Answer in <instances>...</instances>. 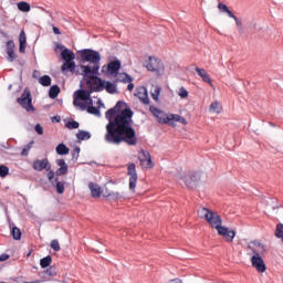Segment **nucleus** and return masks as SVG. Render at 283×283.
Returning a JSON list of instances; mask_svg holds the SVG:
<instances>
[{"label": "nucleus", "mask_w": 283, "mask_h": 283, "mask_svg": "<svg viewBox=\"0 0 283 283\" xmlns=\"http://www.w3.org/2000/svg\"><path fill=\"white\" fill-rule=\"evenodd\" d=\"M33 169L35 171H43V169L50 171V169H52V164H50V160L48 158L36 159L33 161Z\"/></svg>", "instance_id": "9b49d317"}, {"label": "nucleus", "mask_w": 283, "mask_h": 283, "mask_svg": "<svg viewBox=\"0 0 283 283\" xmlns=\"http://www.w3.org/2000/svg\"><path fill=\"white\" fill-rule=\"evenodd\" d=\"M88 189L91 191L92 198H101V186L98 184L90 182Z\"/></svg>", "instance_id": "5701e85b"}, {"label": "nucleus", "mask_w": 283, "mask_h": 283, "mask_svg": "<svg viewBox=\"0 0 283 283\" xmlns=\"http://www.w3.org/2000/svg\"><path fill=\"white\" fill-rule=\"evenodd\" d=\"M104 90H106L108 94H116V84L104 81Z\"/></svg>", "instance_id": "cd10ccee"}, {"label": "nucleus", "mask_w": 283, "mask_h": 283, "mask_svg": "<svg viewBox=\"0 0 283 283\" xmlns=\"http://www.w3.org/2000/svg\"><path fill=\"white\" fill-rule=\"evenodd\" d=\"M18 9L20 10V12H30V3L23 1L19 2Z\"/></svg>", "instance_id": "e433bc0d"}, {"label": "nucleus", "mask_w": 283, "mask_h": 283, "mask_svg": "<svg viewBox=\"0 0 283 283\" xmlns=\"http://www.w3.org/2000/svg\"><path fill=\"white\" fill-rule=\"evenodd\" d=\"M125 105L124 102H117L116 105L106 111L105 116L108 119L106 125V134L104 140L109 145H120L126 143L130 147L138 145V137L134 129V111L127 107L120 109Z\"/></svg>", "instance_id": "f257e3e1"}, {"label": "nucleus", "mask_w": 283, "mask_h": 283, "mask_svg": "<svg viewBox=\"0 0 283 283\" xmlns=\"http://www.w3.org/2000/svg\"><path fill=\"white\" fill-rule=\"evenodd\" d=\"M35 132H36V134H39L40 136H43V126H41V124H36V125H35Z\"/></svg>", "instance_id": "de8ad7c7"}, {"label": "nucleus", "mask_w": 283, "mask_h": 283, "mask_svg": "<svg viewBox=\"0 0 283 283\" xmlns=\"http://www.w3.org/2000/svg\"><path fill=\"white\" fill-rule=\"evenodd\" d=\"M105 198H111V200H120V198H124V195L120 192L111 191L105 195Z\"/></svg>", "instance_id": "72a5a7b5"}, {"label": "nucleus", "mask_w": 283, "mask_h": 283, "mask_svg": "<svg viewBox=\"0 0 283 283\" xmlns=\"http://www.w3.org/2000/svg\"><path fill=\"white\" fill-rule=\"evenodd\" d=\"M18 103L27 112H34V106L32 105V93L28 88H25L21 97L18 98Z\"/></svg>", "instance_id": "423d86ee"}, {"label": "nucleus", "mask_w": 283, "mask_h": 283, "mask_svg": "<svg viewBox=\"0 0 283 283\" xmlns=\"http://www.w3.org/2000/svg\"><path fill=\"white\" fill-rule=\"evenodd\" d=\"M28 48V36L25 31H21L19 35V52L20 54H25V49Z\"/></svg>", "instance_id": "6ab92c4d"}, {"label": "nucleus", "mask_w": 283, "mask_h": 283, "mask_svg": "<svg viewBox=\"0 0 283 283\" xmlns=\"http://www.w3.org/2000/svg\"><path fill=\"white\" fill-rule=\"evenodd\" d=\"M211 212H212V210H209V209L202 207L198 210V216H199V218H202L203 220H208Z\"/></svg>", "instance_id": "c85d7f7f"}, {"label": "nucleus", "mask_w": 283, "mask_h": 283, "mask_svg": "<svg viewBox=\"0 0 283 283\" xmlns=\"http://www.w3.org/2000/svg\"><path fill=\"white\" fill-rule=\"evenodd\" d=\"M50 264H52L51 255H48L40 260V265L42 266V269H48V266H50Z\"/></svg>", "instance_id": "f704fd0d"}, {"label": "nucleus", "mask_w": 283, "mask_h": 283, "mask_svg": "<svg viewBox=\"0 0 283 283\" xmlns=\"http://www.w3.org/2000/svg\"><path fill=\"white\" fill-rule=\"evenodd\" d=\"M73 105L75 107H80L82 112H88V114H93L94 116H101V109L98 107L94 106V101L90 99V102H81L78 99L73 101Z\"/></svg>", "instance_id": "39448f33"}, {"label": "nucleus", "mask_w": 283, "mask_h": 283, "mask_svg": "<svg viewBox=\"0 0 283 283\" xmlns=\"http://www.w3.org/2000/svg\"><path fill=\"white\" fill-rule=\"evenodd\" d=\"M10 174V168L8 166H0V178H6Z\"/></svg>", "instance_id": "37998d69"}, {"label": "nucleus", "mask_w": 283, "mask_h": 283, "mask_svg": "<svg viewBox=\"0 0 283 283\" xmlns=\"http://www.w3.org/2000/svg\"><path fill=\"white\" fill-rule=\"evenodd\" d=\"M80 56L82 61L93 63V65H98L101 63V53L92 49H84L80 51Z\"/></svg>", "instance_id": "20e7f679"}, {"label": "nucleus", "mask_w": 283, "mask_h": 283, "mask_svg": "<svg viewBox=\"0 0 283 283\" xmlns=\"http://www.w3.org/2000/svg\"><path fill=\"white\" fill-rule=\"evenodd\" d=\"M177 94L180 96V98H189V91H187L185 86L179 87Z\"/></svg>", "instance_id": "4c0bfd02"}, {"label": "nucleus", "mask_w": 283, "mask_h": 283, "mask_svg": "<svg viewBox=\"0 0 283 283\" xmlns=\"http://www.w3.org/2000/svg\"><path fill=\"white\" fill-rule=\"evenodd\" d=\"M86 85L91 87L93 92H103V90H105V81L96 75L91 80H86Z\"/></svg>", "instance_id": "6e6552de"}, {"label": "nucleus", "mask_w": 283, "mask_h": 283, "mask_svg": "<svg viewBox=\"0 0 283 283\" xmlns=\"http://www.w3.org/2000/svg\"><path fill=\"white\" fill-rule=\"evenodd\" d=\"M74 101H80V103L81 101H87V103H90V101H92V93L90 91L80 90L75 92Z\"/></svg>", "instance_id": "a211bd4d"}, {"label": "nucleus", "mask_w": 283, "mask_h": 283, "mask_svg": "<svg viewBox=\"0 0 283 283\" xmlns=\"http://www.w3.org/2000/svg\"><path fill=\"white\" fill-rule=\"evenodd\" d=\"M169 283H182V282L178 279H175V280H171Z\"/></svg>", "instance_id": "bf43d9fd"}, {"label": "nucleus", "mask_w": 283, "mask_h": 283, "mask_svg": "<svg viewBox=\"0 0 283 283\" xmlns=\"http://www.w3.org/2000/svg\"><path fill=\"white\" fill-rule=\"evenodd\" d=\"M56 166L60 167L56 170V176H65V174H67V164L65 163V159H56Z\"/></svg>", "instance_id": "412c9836"}, {"label": "nucleus", "mask_w": 283, "mask_h": 283, "mask_svg": "<svg viewBox=\"0 0 283 283\" xmlns=\"http://www.w3.org/2000/svg\"><path fill=\"white\" fill-rule=\"evenodd\" d=\"M65 127H67V129H78V127H81V124H78V122L76 120H69L66 122Z\"/></svg>", "instance_id": "58836bf2"}, {"label": "nucleus", "mask_w": 283, "mask_h": 283, "mask_svg": "<svg viewBox=\"0 0 283 283\" xmlns=\"http://www.w3.org/2000/svg\"><path fill=\"white\" fill-rule=\"evenodd\" d=\"M77 140H90L92 138V135L88 132L85 130H78L76 134Z\"/></svg>", "instance_id": "7c9ffc66"}, {"label": "nucleus", "mask_w": 283, "mask_h": 283, "mask_svg": "<svg viewBox=\"0 0 283 283\" xmlns=\"http://www.w3.org/2000/svg\"><path fill=\"white\" fill-rule=\"evenodd\" d=\"M142 166L145 167V169H151L154 167V163L151 161V155L147 150H142V157H140Z\"/></svg>", "instance_id": "dca6fc26"}, {"label": "nucleus", "mask_w": 283, "mask_h": 283, "mask_svg": "<svg viewBox=\"0 0 283 283\" xmlns=\"http://www.w3.org/2000/svg\"><path fill=\"white\" fill-rule=\"evenodd\" d=\"M48 178H49L50 182H52V180H54V170H49Z\"/></svg>", "instance_id": "603ef678"}, {"label": "nucleus", "mask_w": 283, "mask_h": 283, "mask_svg": "<svg viewBox=\"0 0 283 283\" xmlns=\"http://www.w3.org/2000/svg\"><path fill=\"white\" fill-rule=\"evenodd\" d=\"M8 260H10L9 254L2 253V254L0 255V262H6V261H8Z\"/></svg>", "instance_id": "3c124183"}, {"label": "nucleus", "mask_w": 283, "mask_h": 283, "mask_svg": "<svg viewBox=\"0 0 283 283\" xmlns=\"http://www.w3.org/2000/svg\"><path fill=\"white\" fill-rule=\"evenodd\" d=\"M11 235L13 240H19L21 238V229H19L18 227H13L11 229Z\"/></svg>", "instance_id": "ea45409f"}, {"label": "nucleus", "mask_w": 283, "mask_h": 283, "mask_svg": "<svg viewBox=\"0 0 283 283\" xmlns=\"http://www.w3.org/2000/svg\"><path fill=\"white\" fill-rule=\"evenodd\" d=\"M136 96L139 97V99L142 101V103H144V105H149V97L147 96V88L142 87L136 93Z\"/></svg>", "instance_id": "b1692460"}, {"label": "nucleus", "mask_w": 283, "mask_h": 283, "mask_svg": "<svg viewBox=\"0 0 283 283\" xmlns=\"http://www.w3.org/2000/svg\"><path fill=\"white\" fill-rule=\"evenodd\" d=\"M55 151L59 154V156H67V154H70V148H67L65 144H59L55 148Z\"/></svg>", "instance_id": "a878e982"}, {"label": "nucleus", "mask_w": 283, "mask_h": 283, "mask_svg": "<svg viewBox=\"0 0 283 283\" xmlns=\"http://www.w3.org/2000/svg\"><path fill=\"white\" fill-rule=\"evenodd\" d=\"M81 70L84 78H87V81H90L91 78H94L95 76L94 74L98 73V70H101V66L98 64H94L93 66L82 65Z\"/></svg>", "instance_id": "9d476101"}, {"label": "nucleus", "mask_w": 283, "mask_h": 283, "mask_svg": "<svg viewBox=\"0 0 283 283\" xmlns=\"http://www.w3.org/2000/svg\"><path fill=\"white\" fill-rule=\"evenodd\" d=\"M151 114H154L156 117L159 115V113L161 112L159 108H157L156 106H150L149 107Z\"/></svg>", "instance_id": "49530a36"}, {"label": "nucleus", "mask_w": 283, "mask_h": 283, "mask_svg": "<svg viewBox=\"0 0 283 283\" xmlns=\"http://www.w3.org/2000/svg\"><path fill=\"white\" fill-rule=\"evenodd\" d=\"M207 222L212 227V229H219V227H222V217L218 214L217 212H210Z\"/></svg>", "instance_id": "ddd939ff"}, {"label": "nucleus", "mask_w": 283, "mask_h": 283, "mask_svg": "<svg viewBox=\"0 0 283 283\" xmlns=\"http://www.w3.org/2000/svg\"><path fill=\"white\" fill-rule=\"evenodd\" d=\"M226 12L228 13V17H230V19H233V20H234V19L238 18V17H235V14H233V12H232L231 10H229V9H228Z\"/></svg>", "instance_id": "5fc2aeb1"}, {"label": "nucleus", "mask_w": 283, "mask_h": 283, "mask_svg": "<svg viewBox=\"0 0 283 283\" xmlns=\"http://www.w3.org/2000/svg\"><path fill=\"white\" fill-rule=\"evenodd\" d=\"M127 91L128 92H134V83H132V82L128 83Z\"/></svg>", "instance_id": "6e6d98bb"}, {"label": "nucleus", "mask_w": 283, "mask_h": 283, "mask_svg": "<svg viewBox=\"0 0 283 283\" xmlns=\"http://www.w3.org/2000/svg\"><path fill=\"white\" fill-rule=\"evenodd\" d=\"M40 85H43V87H50L52 85V77L49 75H43L39 78Z\"/></svg>", "instance_id": "bb28decb"}, {"label": "nucleus", "mask_w": 283, "mask_h": 283, "mask_svg": "<svg viewBox=\"0 0 283 283\" xmlns=\"http://www.w3.org/2000/svg\"><path fill=\"white\" fill-rule=\"evenodd\" d=\"M158 123H163L164 125H169L170 127H176V123H180L181 125H187V119L178 114H166L160 111L159 115L156 117Z\"/></svg>", "instance_id": "7ed1b4c3"}, {"label": "nucleus", "mask_w": 283, "mask_h": 283, "mask_svg": "<svg viewBox=\"0 0 283 283\" xmlns=\"http://www.w3.org/2000/svg\"><path fill=\"white\" fill-rule=\"evenodd\" d=\"M210 112H213L214 114H220V112H222V104H220V102H213L210 105Z\"/></svg>", "instance_id": "473e14b6"}, {"label": "nucleus", "mask_w": 283, "mask_h": 283, "mask_svg": "<svg viewBox=\"0 0 283 283\" xmlns=\"http://www.w3.org/2000/svg\"><path fill=\"white\" fill-rule=\"evenodd\" d=\"M81 154V148L78 146H76L74 149H73V158H78V155Z\"/></svg>", "instance_id": "8fccbe9b"}, {"label": "nucleus", "mask_w": 283, "mask_h": 283, "mask_svg": "<svg viewBox=\"0 0 283 283\" xmlns=\"http://www.w3.org/2000/svg\"><path fill=\"white\" fill-rule=\"evenodd\" d=\"M234 21L238 28H242V21H240L238 18H235Z\"/></svg>", "instance_id": "4d7b16f0"}, {"label": "nucleus", "mask_w": 283, "mask_h": 283, "mask_svg": "<svg viewBox=\"0 0 283 283\" xmlns=\"http://www.w3.org/2000/svg\"><path fill=\"white\" fill-rule=\"evenodd\" d=\"M161 87L160 86H153L150 90L151 93V97L154 101H158V97L160 96V92H161Z\"/></svg>", "instance_id": "2f4dec72"}, {"label": "nucleus", "mask_w": 283, "mask_h": 283, "mask_svg": "<svg viewBox=\"0 0 283 283\" xmlns=\"http://www.w3.org/2000/svg\"><path fill=\"white\" fill-rule=\"evenodd\" d=\"M32 145H34V142H30L21 151V156H28L30 154V149H32Z\"/></svg>", "instance_id": "79ce46f5"}, {"label": "nucleus", "mask_w": 283, "mask_h": 283, "mask_svg": "<svg viewBox=\"0 0 283 283\" xmlns=\"http://www.w3.org/2000/svg\"><path fill=\"white\" fill-rule=\"evenodd\" d=\"M275 237L279 238L280 240H282V242H283V224L282 223H279L276 226Z\"/></svg>", "instance_id": "a19ab883"}, {"label": "nucleus", "mask_w": 283, "mask_h": 283, "mask_svg": "<svg viewBox=\"0 0 283 283\" xmlns=\"http://www.w3.org/2000/svg\"><path fill=\"white\" fill-rule=\"evenodd\" d=\"M53 32L54 34H61V30H59L56 27H53Z\"/></svg>", "instance_id": "13d9d810"}, {"label": "nucleus", "mask_w": 283, "mask_h": 283, "mask_svg": "<svg viewBox=\"0 0 283 283\" xmlns=\"http://www.w3.org/2000/svg\"><path fill=\"white\" fill-rule=\"evenodd\" d=\"M218 233L226 240V242H233V238H235V231L229 230L227 227H219L218 228Z\"/></svg>", "instance_id": "f8f14e48"}, {"label": "nucleus", "mask_w": 283, "mask_h": 283, "mask_svg": "<svg viewBox=\"0 0 283 283\" xmlns=\"http://www.w3.org/2000/svg\"><path fill=\"white\" fill-rule=\"evenodd\" d=\"M146 69L149 72H155V74H160V72H165V65L163 61L158 57H149V61L146 64Z\"/></svg>", "instance_id": "0eeeda50"}, {"label": "nucleus", "mask_w": 283, "mask_h": 283, "mask_svg": "<svg viewBox=\"0 0 283 283\" xmlns=\"http://www.w3.org/2000/svg\"><path fill=\"white\" fill-rule=\"evenodd\" d=\"M61 56L65 63H70L71 61H74L76 59V55L74 54V51L70 49H64L61 53Z\"/></svg>", "instance_id": "4be33fe9"}, {"label": "nucleus", "mask_w": 283, "mask_h": 283, "mask_svg": "<svg viewBox=\"0 0 283 283\" xmlns=\"http://www.w3.org/2000/svg\"><path fill=\"white\" fill-rule=\"evenodd\" d=\"M102 72H105V66H103Z\"/></svg>", "instance_id": "052dcab7"}, {"label": "nucleus", "mask_w": 283, "mask_h": 283, "mask_svg": "<svg viewBox=\"0 0 283 283\" xmlns=\"http://www.w3.org/2000/svg\"><path fill=\"white\" fill-rule=\"evenodd\" d=\"M51 249H53V251H61V244L59 243V240L54 239L51 241Z\"/></svg>", "instance_id": "c03bdc74"}, {"label": "nucleus", "mask_w": 283, "mask_h": 283, "mask_svg": "<svg viewBox=\"0 0 283 283\" xmlns=\"http://www.w3.org/2000/svg\"><path fill=\"white\" fill-rule=\"evenodd\" d=\"M56 192L57 193H65V185H63V182H61V181L56 182Z\"/></svg>", "instance_id": "a18cd8bd"}, {"label": "nucleus", "mask_w": 283, "mask_h": 283, "mask_svg": "<svg viewBox=\"0 0 283 283\" xmlns=\"http://www.w3.org/2000/svg\"><path fill=\"white\" fill-rule=\"evenodd\" d=\"M127 175L129 176V189L134 191L138 182V174L136 172V164L128 165Z\"/></svg>", "instance_id": "1a4fd4ad"}, {"label": "nucleus", "mask_w": 283, "mask_h": 283, "mask_svg": "<svg viewBox=\"0 0 283 283\" xmlns=\"http://www.w3.org/2000/svg\"><path fill=\"white\" fill-rule=\"evenodd\" d=\"M59 94H61V88L59 87V85L51 86L49 91L50 98H56Z\"/></svg>", "instance_id": "c756f323"}, {"label": "nucleus", "mask_w": 283, "mask_h": 283, "mask_svg": "<svg viewBox=\"0 0 283 283\" xmlns=\"http://www.w3.org/2000/svg\"><path fill=\"white\" fill-rule=\"evenodd\" d=\"M6 48H7L6 52L8 55L7 59H8L9 63H13L17 60V53H14V41H12V40L7 41Z\"/></svg>", "instance_id": "4468645a"}, {"label": "nucleus", "mask_w": 283, "mask_h": 283, "mask_svg": "<svg viewBox=\"0 0 283 283\" xmlns=\"http://www.w3.org/2000/svg\"><path fill=\"white\" fill-rule=\"evenodd\" d=\"M218 8H219L220 10H222L223 12H226V11L229 10V7H227V4H222V3H219V4H218Z\"/></svg>", "instance_id": "864d4df0"}, {"label": "nucleus", "mask_w": 283, "mask_h": 283, "mask_svg": "<svg viewBox=\"0 0 283 283\" xmlns=\"http://www.w3.org/2000/svg\"><path fill=\"white\" fill-rule=\"evenodd\" d=\"M195 72H197L198 76L202 78L203 83H208L210 87H216L213 86V82H211V76H209V73H207V70L201 69V67H195Z\"/></svg>", "instance_id": "f3484780"}, {"label": "nucleus", "mask_w": 283, "mask_h": 283, "mask_svg": "<svg viewBox=\"0 0 283 283\" xmlns=\"http://www.w3.org/2000/svg\"><path fill=\"white\" fill-rule=\"evenodd\" d=\"M200 180V172H191L188 178H186V187L189 189L193 188V185Z\"/></svg>", "instance_id": "aec40b11"}, {"label": "nucleus", "mask_w": 283, "mask_h": 283, "mask_svg": "<svg viewBox=\"0 0 283 283\" xmlns=\"http://www.w3.org/2000/svg\"><path fill=\"white\" fill-rule=\"evenodd\" d=\"M46 273L54 277V275H56V269L51 266L46 270Z\"/></svg>", "instance_id": "09e8293b"}, {"label": "nucleus", "mask_w": 283, "mask_h": 283, "mask_svg": "<svg viewBox=\"0 0 283 283\" xmlns=\"http://www.w3.org/2000/svg\"><path fill=\"white\" fill-rule=\"evenodd\" d=\"M248 249L252 253L251 264L253 269H256L259 273H264L266 271V264L264 263V253H266V249L264 244L260 241L254 240L248 243Z\"/></svg>", "instance_id": "f03ea898"}, {"label": "nucleus", "mask_w": 283, "mask_h": 283, "mask_svg": "<svg viewBox=\"0 0 283 283\" xmlns=\"http://www.w3.org/2000/svg\"><path fill=\"white\" fill-rule=\"evenodd\" d=\"M106 70L111 76H118L120 70V60L112 61L107 64Z\"/></svg>", "instance_id": "2eb2a0df"}, {"label": "nucleus", "mask_w": 283, "mask_h": 283, "mask_svg": "<svg viewBox=\"0 0 283 283\" xmlns=\"http://www.w3.org/2000/svg\"><path fill=\"white\" fill-rule=\"evenodd\" d=\"M74 67H76V64L71 61V62H65L63 65H62V72H65L67 70H70V72H74Z\"/></svg>", "instance_id": "c9c22d12"}, {"label": "nucleus", "mask_w": 283, "mask_h": 283, "mask_svg": "<svg viewBox=\"0 0 283 283\" xmlns=\"http://www.w3.org/2000/svg\"><path fill=\"white\" fill-rule=\"evenodd\" d=\"M118 83H132V81H134V78H132V76H129V74L127 73H117V80Z\"/></svg>", "instance_id": "393cba45"}]
</instances>
